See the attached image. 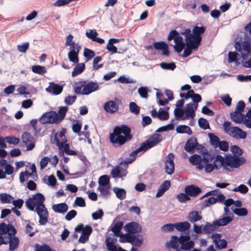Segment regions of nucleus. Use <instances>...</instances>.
I'll return each instance as SVG.
<instances>
[{"label":"nucleus","mask_w":251,"mask_h":251,"mask_svg":"<svg viewBox=\"0 0 251 251\" xmlns=\"http://www.w3.org/2000/svg\"><path fill=\"white\" fill-rule=\"evenodd\" d=\"M133 137L130 128L125 125L115 126L109 134L110 142L115 147H120Z\"/></svg>","instance_id":"1"},{"label":"nucleus","mask_w":251,"mask_h":251,"mask_svg":"<svg viewBox=\"0 0 251 251\" xmlns=\"http://www.w3.org/2000/svg\"><path fill=\"white\" fill-rule=\"evenodd\" d=\"M180 33L181 35H185L186 46L193 47L195 50L198 49L201 45V39L191 33V30L190 28H186L181 31Z\"/></svg>","instance_id":"2"},{"label":"nucleus","mask_w":251,"mask_h":251,"mask_svg":"<svg viewBox=\"0 0 251 251\" xmlns=\"http://www.w3.org/2000/svg\"><path fill=\"white\" fill-rule=\"evenodd\" d=\"M163 139L162 136L158 133H155L150 136L148 140L141 144L140 147L137 149L135 152L146 151L149 149L156 146Z\"/></svg>","instance_id":"3"},{"label":"nucleus","mask_w":251,"mask_h":251,"mask_svg":"<svg viewBox=\"0 0 251 251\" xmlns=\"http://www.w3.org/2000/svg\"><path fill=\"white\" fill-rule=\"evenodd\" d=\"M215 158V155H212L208 152L204 153L203 154V159L202 166L203 169L204 168V171L206 173H210L212 172L214 170H218V164L215 163L213 161V162H211L214 160Z\"/></svg>","instance_id":"4"},{"label":"nucleus","mask_w":251,"mask_h":251,"mask_svg":"<svg viewBox=\"0 0 251 251\" xmlns=\"http://www.w3.org/2000/svg\"><path fill=\"white\" fill-rule=\"evenodd\" d=\"M70 46V51L68 54V58L71 62L74 63H77L79 61L78 53L81 47L78 43Z\"/></svg>","instance_id":"5"},{"label":"nucleus","mask_w":251,"mask_h":251,"mask_svg":"<svg viewBox=\"0 0 251 251\" xmlns=\"http://www.w3.org/2000/svg\"><path fill=\"white\" fill-rule=\"evenodd\" d=\"M36 211L39 217V223L40 225H45L48 222L49 213L45 205L36 206Z\"/></svg>","instance_id":"6"},{"label":"nucleus","mask_w":251,"mask_h":251,"mask_svg":"<svg viewBox=\"0 0 251 251\" xmlns=\"http://www.w3.org/2000/svg\"><path fill=\"white\" fill-rule=\"evenodd\" d=\"M227 164L231 168H237L244 164L246 160L244 157L233 156L231 155H227Z\"/></svg>","instance_id":"7"},{"label":"nucleus","mask_w":251,"mask_h":251,"mask_svg":"<svg viewBox=\"0 0 251 251\" xmlns=\"http://www.w3.org/2000/svg\"><path fill=\"white\" fill-rule=\"evenodd\" d=\"M175 156L173 153H170L165 158V172L168 175H172L175 170Z\"/></svg>","instance_id":"8"},{"label":"nucleus","mask_w":251,"mask_h":251,"mask_svg":"<svg viewBox=\"0 0 251 251\" xmlns=\"http://www.w3.org/2000/svg\"><path fill=\"white\" fill-rule=\"evenodd\" d=\"M23 142L27 146L26 151H31L35 147L34 138L30 133L25 132L22 135Z\"/></svg>","instance_id":"9"},{"label":"nucleus","mask_w":251,"mask_h":251,"mask_svg":"<svg viewBox=\"0 0 251 251\" xmlns=\"http://www.w3.org/2000/svg\"><path fill=\"white\" fill-rule=\"evenodd\" d=\"M39 122L42 124H57L53 111H50L45 113L39 119Z\"/></svg>","instance_id":"10"},{"label":"nucleus","mask_w":251,"mask_h":251,"mask_svg":"<svg viewBox=\"0 0 251 251\" xmlns=\"http://www.w3.org/2000/svg\"><path fill=\"white\" fill-rule=\"evenodd\" d=\"M127 173L128 172L126 169L117 166L112 169L110 174L113 178H121L122 179H123L124 177L126 176Z\"/></svg>","instance_id":"11"},{"label":"nucleus","mask_w":251,"mask_h":251,"mask_svg":"<svg viewBox=\"0 0 251 251\" xmlns=\"http://www.w3.org/2000/svg\"><path fill=\"white\" fill-rule=\"evenodd\" d=\"M63 85L55 83L54 82H50L49 86L46 88V91L52 94H60L63 91Z\"/></svg>","instance_id":"12"},{"label":"nucleus","mask_w":251,"mask_h":251,"mask_svg":"<svg viewBox=\"0 0 251 251\" xmlns=\"http://www.w3.org/2000/svg\"><path fill=\"white\" fill-rule=\"evenodd\" d=\"M124 229L128 233H136L140 232L142 230L140 225L135 222H132L126 224Z\"/></svg>","instance_id":"13"},{"label":"nucleus","mask_w":251,"mask_h":251,"mask_svg":"<svg viewBox=\"0 0 251 251\" xmlns=\"http://www.w3.org/2000/svg\"><path fill=\"white\" fill-rule=\"evenodd\" d=\"M203 156L202 157L200 155L194 154L190 157L189 161L192 165L196 166L197 169L201 170L203 169Z\"/></svg>","instance_id":"14"},{"label":"nucleus","mask_w":251,"mask_h":251,"mask_svg":"<svg viewBox=\"0 0 251 251\" xmlns=\"http://www.w3.org/2000/svg\"><path fill=\"white\" fill-rule=\"evenodd\" d=\"M199 145L197 139L195 137H191L186 141L184 146V150L188 152L193 153L195 149Z\"/></svg>","instance_id":"15"},{"label":"nucleus","mask_w":251,"mask_h":251,"mask_svg":"<svg viewBox=\"0 0 251 251\" xmlns=\"http://www.w3.org/2000/svg\"><path fill=\"white\" fill-rule=\"evenodd\" d=\"M99 85L97 82L90 81L87 82L85 81V84L84 88L82 90L81 94H90V93L99 89Z\"/></svg>","instance_id":"16"},{"label":"nucleus","mask_w":251,"mask_h":251,"mask_svg":"<svg viewBox=\"0 0 251 251\" xmlns=\"http://www.w3.org/2000/svg\"><path fill=\"white\" fill-rule=\"evenodd\" d=\"M231 132L232 134L230 136L235 138L245 139L247 136L246 132L237 126L232 127Z\"/></svg>","instance_id":"17"},{"label":"nucleus","mask_w":251,"mask_h":251,"mask_svg":"<svg viewBox=\"0 0 251 251\" xmlns=\"http://www.w3.org/2000/svg\"><path fill=\"white\" fill-rule=\"evenodd\" d=\"M103 108L107 112L114 113L118 111L119 105L115 101L110 100L104 103Z\"/></svg>","instance_id":"18"},{"label":"nucleus","mask_w":251,"mask_h":251,"mask_svg":"<svg viewBox=\"0 0 251 251\" xmlns=\"http://www.w3.org/2000/svg\"><path fill=\"white\" fill-rule=\"evenodd\" d=\"M184 191L189 197H196L201 192V190L197 186L190 185H187L185 187Z\"/></svg>","instance_id":"19"},{"label":"nucleus","mask_w":251,"mask_h":251,"mask_svg":"<svg viewBox=\"0 0 251 251\" xmlns=\"http://www.w3.org/2000/svg\"><path fill=\"white\" fill-rule=\"evenodd\" d=\"M68 110V107L67 106H61L59 108L58 113L53 111L54 115L55 117L57 124L60 123L65 118Z\"/></svg>","instance_id":"20"},{"label":"nucleus","mask_w":251,"mask_h":251,"mask_svg":"<svg viewBox=\"0 0 251 251\" xmlns=\"http://www.w3.org/2000/svg\"><path fill=\"white\" fill-rule=\"evenodd\" d=\"M182 98L185 100H188L190 98L192 99L193 104V106L195 107V110L197 109L198 106V103L201 100V95H179Z\"/></svg>","instance_id":"21"},{"label":"nucleus","mask_w":251,"mask_h":251,"mask_svg":"<svg viewBox=\"0 0 251 251\" xmlns=\"http://www.w3.org/2000/svg\"><path fill=\"white\" fill-rule=\"evenodd\" d=\"M218 229L216 224L215 221L212 223L206 222L205 225L203 227V233L204 234L211 233Z\"/></svg>","instance_id":"22"},{"label":"nucleus","mask_w":251,"mask_h":251,"mask_svg":"<svg viewBox=\"0 0 251 251\" xmlns=\"http://www.w3.org/2000/svg\"><path fill=\"white\" fill-rule=\"evenodd\" d=\"M123 222L122 221L116 222L112 227L111 231L113 232L115 236L120 237L124 236V234L121 232L123 227Z\"/></svg>","instance_id":"23"},{"label":"nucleus","mask_w":251,"mask_h":251,"mask_svg":"<svg viewBox=\"0 0 251 251\" xmlns=\"http://www.w3.org/2000/svg\"><path fill=\"white\" fill-rule=\"evenodd\" d=\"M230 115L232 121L237 124L242 123L245 118V116L244 114L237 112L236 111L230 113Z\"/></svg>","instance_id":"24"},{"label":"nucleus","mask_w":251,"mask_h":251,"mask_svg":"<svg viewBox=\"0 0 251 251\" xmlns=\"http://www.w3.org/2000/svg\"><path fill=\"white\" fill-rule=\"evenodd\" d=\"M53 210L58 213H65L68 210V205L64 202L54 204L52 207Z\"/></svg>","instance_id":"25"},{"label":"nucleus","mask_w":251,"mask_h":251,"mask_svg":"<svg viewBox=\"0 0 251 251\" xmlns=\"http://www.w3.org/2000/svg\"><path fill=\"white\" fill-rule=\"evenodd\" d=\"M137 149L131 152L129 154L130 158H126L124 161L121 162L120 165H123L125 167L124 169H126L128 165L133 162L136 159L138 153L139 152H135Z\"/></svg>","instance_id":"26"},{"label":"nucleus","mask_w":251,"mask_h":251,"mask_svg":"<svg viewBox=\"0 0 251 251\" xmlns=\"http://www.w3.org/2000/svg\"><path fill=\"white\" fill-rule=\"evenodd\" d=\"M116 239L107 237L105 240L106 247L109 251H117L118 248L115 245Z\"/></svg>","instance_id":"27"},{"label":"nucleus","mask_w":251,"mask_h":251,"mask_svg":"<svg viewBox=\"0 0 251 251\" xmlns=\"http://www.w3.org/2000/svg\"><path fill=\"white\" fill-rule=\"evenodd\" d=\"M85 69V64L83 63H77V64L75 66L72 73V77H75L76 75L81 74Z\"/></svg>","instance_id":"28"},{"label":"nucleus","mask_w":251,"mask_h":251,"mask_svg":"<svg viewBox=\"0 0 251 251\" xmlns=\"http://www.w3.org/2000/svg\"><path fill=\"white\" fill-rule=\"evenodd\" d=\"M233 219L229 216H224L222 219L215 220L218 228L219 226H225L230 223Z\"/></svg>","instance_id":"29"},{"label":"nucleus","mask_w":251,"mask_h":251,"mask_svg":"<svg viewBox=\"0 0 251 251\" xmlns=\"http://www.w3.org/2000/svg\"><path fill=\"white\" fill-rule=\"evenodd\" d=\"M202 219V216L199 214L197 211H192L189 212L188 219L192 223L197 222Z\"/></svg>","instance_id":"30"},{"label":"nucleus","mask_w":251,"mask_h":251,"mask_svg":"<svg viewBox=\"0 0 251 251\" xmlns=\"http://www.w3.org/2000/svg\"><path fill=\"white\" fill-rule=\"evenodd\" d=\"M32 198L35 201V202L36 204V206H42L44 205V202L45 201L44 196L40 193H37L32 196Z\"/></svg>","instance_id":"31"},{"label":"nucleus","mask_w":251,"mask_h":251,"mask_svg":"<svg viewBox=\"0 0 251 251\" xmlns=\"http://www.w3.org/2000/svg\"><path fill=\"white\" fill-rule=\"evenodd\" d=\"M175 225L176 228L179 231H185L188 230L191 227L190 224L188 222L175 223Z\"/></svg>","instance_id":"32"},{"label":"nucleus","mask_w":251,"mask_h":251,"mask_svg":"<svg viewBox=\"0 0 251 251\" xmlns=\"http://www.w3.org/2000/svg\"><path fill=\"white\" fill-rule=\"evenodd\" d=\"M214 160V161L215 162V163L218 164V170L221 167L224 166V165H228L227 161V155L225 158L222 155L218 154L215 156Z\"/></svg>","instance_id":"33"},{"label":"nucleus","mask_w":251,"mask_h":251,"mask_svg":"<svg viewBox=\"0 0 251 251\" xmlns=\"http://www.w3.org/2000/svg\"><path fill=\"white\" fill-rule=\"evenodd\" d=\"M8 244H9V250L10 251H15L19 245V238L16 236H12Z\"/></svg>","instance_id":"34"},{"label":"nucleus","mask_w":251,"mask_h":251,"mask_svg":"<svg viewBox=\"0 0 251 251\" xmlns=\"http://www.w3.org/2000/svg\"><path fill=\"white\" fill-rule=\"evenodd\" d=\"M113 190L116 197L120 200H122L126 198V192L124 189L116 187L113 188Z\"/></svg>","instance_id":"35"},{"label":"nucleus","mask_w":251,"mask_h":251,"mask_svg":"<svg viewBox=\"0 0 251 251\" xmlns=\"http://www.w3.org/2000/svg\"><path fill=\"white\" fill-rule=\"evenodd\" d=\"M176 131L178 133H186L188 135H191L192 131L190 127L186 125H180L176 127Z\"/></svg>","instance_id":"36"},{"label":"nucleus","mask_w":251,"mask_h":251,"mask_svg":"<svg viewBox=\"0 0 251 251\" xmlns=\"http://www.w3.org/2000/svg\"><path fill=\"white\" fill-rule=\"evenodd\" d=\"M233 213L238 216H245L248 214V210L245 207L235 208L233 206L231 207Z\"/></svg>","instance_id":"37"},{"label":"nucleus","mask_w":251,"mask_h":251,"mask_svg":"<svg viewBox=\"0 0 251 251\" xmlns=\"http://www.w3.org/2000/svg\"><path fill=\"white\" fill-rule=\"evenodd\" d=\"M205 29L206 27L204 26H198L196 25L194 27L192 33L202 39L201 35L205 32Z\"/></svg>","instance_id":"38"},{"label":"nucleus","mask_w":251,"mask_h":251,"mask_svg":"<svg viewBox=\"0 0 251 251\" xmlns=\"http://www.w3.org/2000/svg\"><path fill=\"white\" fill-rule=\"evenodd\" d=\"M175 121L174 119H172L171 120V123L169 124L166 126H161L159 127L156 130V132H162L164 131H167L169 130H171L174 129L175 126L174 124V122Z\"/></svg>","instance_id":"39"},{"label":"nucleus","mask_w":251,"mask_h":251,"mask_svg":"<svg viewBox=\"0 0 251 251\" xmlns=\"http://www.w3.org/2000/svg\"><path fill=\"white\" fill-rule=\"evenodd\" d=\"M14 198L6 193H0V200L2 203H10Z\"/></svg>","instance_id":"40"},{"label":"nucleus","mask_w":251,"mask_h":251,"mask_svg":"<svg viewBox=\"0 0 251 251\" xmlns=\"http://www.w3.org/2000/svg\"><path fill=\"white\" fill-rule=\"evenodd\" d=\"M85 84V80L80 81L75 83L74 87L76 94H81L82 88H84Z\"/></svg>","instance_id":"41"},{"label":"nucleus","mask_w":251,"mask_h":251,"mask_svg":"<svg viewBox=\"0 0 251 251\" xmlns=\"http://www.w3.org/2000/svg\"><path fill=\"white\" fill-rule=\"evenodd\" d=\"M184 110L182 108H176L174 110V115L176 119L178 120H184Z\"/></svg>","instance_id":"42"},{"label":"nucleus","mask_w":251,"mask_h":251,"mask_svg":"<svg viewBox=\"0 0 251 251\" xmlns=\"http://www.w3.org/2000/svg\"><path fill=\"white\" fill-rule=\"evenodd\" d=\"M208 136L210 139L211 145L215 148H217V145L220 141L219 137L212 133H208Z\"/></svg>","instance_id":"43"},{"label":"nucleus","mask_w":251,"mask_h":251,"mask_svg":"<svg viewBox=\"0 0 251 251\" xmlns=\"http://www.w3.org/2000/svg\"><path fill=\"white\" fill-rule=\"evenodd\" d=\"M32 71L33 73L43 75L47 72L46 68L40 65H34L32 67Z\"/></svg>","instance_id":"44"},{"label":"nucleus","mask_w":251,"mask_h":251,"mask_svg":"<svg viewBox=\"0 0 251 251\" xmlns=\"http://www.w3.org/2000/svg\"><path fill=\"white\" fill-rule=\"evenodd\" d=\"M230 151L233 153V156L240 157L243 153V151L238 146L233 145L230 148Z\"/></svg>","instance_id":"45"},{"label":"nucleus","mask_w":251,"mask_h":251,"mask_svg":"<svg viewBox=\"0 0 251 251\" xmlns=\"http://www.w3.org/2000/svg\"><path fill=\"white\" fill-rule=\"evenodd\" d=\"M198 125L199 126L204 129H210V126L208 122L204 118H200L198 120Z\"/></svg>","instance_id":"46"},{"label":"nucleus","mask_w":251,"mask_h":251,"mask_svg":"<svg viewBox=\"0 0 251 251\" xmlns=\"http://www.w3.org/2000/svg\"><path fill=\"white\" fill-rule=\"evenodd\" d=\"M110 178L107 175H103L100 177L99 179V185L101 186H106L109 184Z\"/></svg>","instance_id":"47"},{"label":"nucleus","mask_w":251,"mask_h":251,"mask_svg":"<svg viewBox=\"0 0 251 251\" xmlns=\"http://www.w3.org/2000/svg\"><path fill=\"white\" fill-rule=\"evenodd\" d=\"M160 67L164 70H170L173 71L176 68V65L174 62L166 63L162 62L160 64Z\"/></svg>","instance_id":"48"},{"label":"nucleus","mask_w":251,"mask_h":251,"mask_svg":"<svg viewBox=\"0 0 251 251\" xmlns=\"http://www.w3.org/2000/svg\"><path fill=\"white\" fill-rule=\"evenodd\" d=\"M129 111L135 115L139 114L140 112V108L134 102H131L129 104Z\"/></svg>","instance_id":"49"},{"label":"nucleus","mask_w":251,"mask_h":251,"mask_svg":"<svg viewBox=\"0 0 251 251\" xmlns=\"http://www.w3.org/2000/svg\"><path fill=\"white\" fill-rule=\"evenodd\" d=\"M83 54L84 57L86 58L87 61L91 59L95 55V52L93 50L87 48L84 49Z\"/></svg>","instance_id":"50"},{"label":"nucleus","mask_w":251,"mask_h":251,"mask_svg":"<svg viewBox=\"0 0 251 251\" xmlns=\"http://www.w3.org/2000/svg\"><path fill=\"white\" fill-rule=\"evenodd\" d=\"M25 205L27 209L30 211H34L36 204L35 202V201L32 198H28L25 201Z\"/></svg>","instance_id":"51"},{"label":"nucleus","mask_w":251,"mask_h":251,"mask_svg":"<svg viewBox=\"0 0 251 251\" xmlns=\"http://www.w3.org/2000/svg\"><path fill=\"white\" fill-rule=\"evenodd\" d=\"M169 114L167 111L163 110L162 108L159 109L158 119L161 121H165L169 119Z\"/></svg>","instance_id":"52"},{"label":"nucleus","mask_w":251,"mask_h":251,"mask_svg":"<svg viewBox=\"0 0 251 251\" xmlns=\"http://www.w3.org/2000/svg\"><path fill=\"white\" fill-rule=\"evenodd\" d=\"M176 198L180 202H185L190 200V197L185 192V193H181L178 194L176 196Z\"/></svg>","instance_id":"53"},{"label":"nucleus","mask_w":251,"mask_h":251,"mask_svg":"<svg viewBox=\"0 0 251 251\" xmlns=\"http://www.w3.org/2000/svg\"><path fill=\"white\" fill-rule=\"evenodd\" d=\"M194 242L192 240H190L184 244H181L180 246V249L183 251H188L191 249H192L194 246Z\"/></svg>","instance_id":"54"},{"label":"nucleus","mask_w":251,"mask_h":251,"mask_svg":"<svg viewBox=\"0 0 251 251\" xmlns=\"http://www.w3.org/2000/svg\"><path fill=\"white\" fill-rule=\"evenodd\" d=\"M179 243L178 237L176 236H173L170 242L171 247L174 250H177L179 246Z\"/></svg>","instance_id":"55"},{"label":"nucleus","mask_w":251,"mask_h":251,"mask_svg":"<svg viewBox=\"0 0 251 251\" xmlns=\"http://www.w3.org/2000/svg\"><path fill=\"white\" fill-rule=\"evenodd\" d=\"M193 105V104H191V102H190L186 105V109L184 111V113H185L184 120L188 119L190 118V113L194 107Z\"/></svg>","instance_id":"56"},{"label":"nucleus","mask_w":251,"mask_h":251,"mask_svg":"<svg viewBox=\"0 0 251 251\" xmlns=\"http://www.w3.org/2000/svg\"><path fill=\"white\" fill-rule=\"evenodd\" d=\"M98 35V34L95 29H89L86 32V36L88 38L91 39L93 41L96 38Z\"/></svg>","instance_id":"57"},{"label":"nucleus","mask_w":251,"mask_h":251,"mask_svg":"<svg viewBox=\"0 0 251 251\" xmlns=\"http://www.w3.org/2000/svg\"><path fill=\"white\" fill-rule=\"evenodd\" d=\"M5 139L6 142L10 144L17 145L20 142L18 138L13 136L6 137Z\"/></svg>","instance_id":"58"},{"label":"nucleus","mask_w":251,"mask_h":251,"mask_svg":"<svg viewBox=\"0 0 251 251\" xmlns=\"http://www.w3.org/2000/svg\"><path fill=\"white\" fill-rule=\"evenodd\" d=\"M106 49L107 50L111 53V54L118 53H121L120 51H118V48L116 46H115L114 45H112V44L108 43Z\"/></svg>","instance_id":"59"},{"label":"nucleus","mask_w":251,"mask_h":251,"mask_svg":"<svg viewBox=\"0 0 251 251\" xmlns=\"http://www.w3.org/2000/svg\"><path fill=\"white\" fill-rule=\"evenodd\" d=\"M221 151H226L228 150L229 146L228 142L226 141H220L217 145Z\"/></svg>","instance_id":"60"},{"label":"nucleus","mask_w":251,"mask_h":251,"mask_svg":"<svg viewBox=\"0 0 251 251\" xmlns=\"http://www.w3.org/2000/svg\"><path fill=\"white\" fill-rule=\"evenodd\" d=\"M29 44L28 42H25L21 45H18L17 46L18 50L22 53L25 52L29 48Z\"/></svg>","instance_id":"61"},{"label":"nucleus","mask_w":251,"mask_h":251,"mask_svg":"<svg viewBox=\"0 0 251 251\" xmlns=\"http://www.w3.org/2000/svg\"><path fill=\"white\" fill-rule=\"evenodd\" d=\"M74 204L80 207H85L86 206L84 199L81 197L76 198Z\"/></svg>","instance_id":"62"},{"label":"nucleus","mask_w":251,"mask_h":251,"mask_svg":"<svg viewBox=\"0 0 251 251\" xmlns=\"http://www.w3.org/2000/svg\"><path fill=\"white\" fill-rule=\"evenodd\" d=\"M36 250L37 251H55L50 248V247L46 244L42 246L36 245Z\"/></svg>","instance_id":"63"},{"label":"nucleus","mask_w":251,"mask_h":251,"mask_svg":"<svg viewBox=\"0 0 251 251\" xmlns=\"http://www.w3.org/2000/svg\"><path fill=\"white\" fill-rule=\"evenodd\" d=\"M237 79L240 82L251 81V75H239L237 76Z\"/></svg>","instance_id":"64"}]
</instances>
